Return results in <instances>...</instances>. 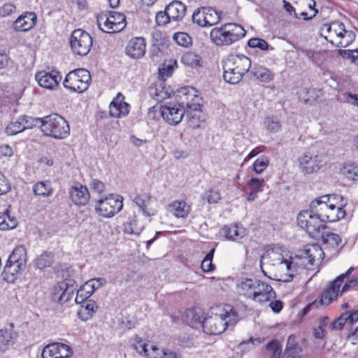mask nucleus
Masks as SVG:
<instances>
[{
  "label": "nucleus",
  "instance_id": "nucleus-16",
  "mask_svg": "<svg viewBox=\"0 0 358 358\" xmlns=\"http://www.w3.org/2000/svg\"><path fill=\"white\" fill-rule=\"evenodd\" d=\"M325 163L323 156L306 152L299 159V169L302 173L310 174L317 172Z\"/></svg>",
  "mask_w": 358,
  "mask_h": 358
},
{
  "label": "nucleus",
  "instance_id": "nucleus-36",
  "mask_svg": "<svg viewBox=\"0 0 358 358\" xmlns=\"http://www.w3.org/2000/svg\"><path fill=\"white\" fill-rule=\"evenodd\" d=\"M145 226L139 217L134 215L129 217L124 224V232L129 234L139 235L143 230Z\"/></svg>",
  "mask_w": 358,
  "mask_h": 358
},
{
  "label": "nucleus",
  "instance_id": "nucleus-55",
  "mask_svg": "<svg viewBox=\"0 0 358 358\" xmlns=\"http://www.w3.org/2000/svg\"><path fill=\"white\" fill-rule=\"evenodd\" d=\"M173 39L178 45L184 47H187L191 44L192 42L191 38L184 32L175 34L173 36Z\"/></svg>",
  "mask_w": 358,
  "mask_h": 358
},
{
  "label": "nucleus",
  "instance_id": "nucleus-46",
  "mask_svg": "<svg viewBox=\"0 0 358 358\" xmlns=\"http://www.w3.org/2000/svg\"><path fill=\"white\" fill-rule=\"evenodd\" d=\"M53 262V255L51 253L43 252L35 260V265L39 269L49 267Z\"/></svg>",
  "mask_w": 358,
  "mask_h": 358
},
{
  "label": "nucleus",
  "instance_id": "nucleus-25",
  "mask_svg": "<svg viewBox=\"0 0 358 358\" xmlns=\"http://www.w3.org/2000/svg\"><path fill=\"white\" fill-rule=\"evenodd\" d=\"M13 324L10 323L9 327L0 329V351L2 352L15 343L17 334L13 330Z\"/></svg>",
  "mask_w": 358,
  "mask_h": 358
},
{
  "label": "nucleus",
  "instance_id": "nucleus-7",
  "mask_svg": "<svg viewBox=\"0 0 358 358\" xmlns=\"http://www.w3.org/2000/svg\"><path fill=\"white\" fill-rule=\"evenodd\" d=\"M99 28L106 33H116L126 27V17L115 11L102 13L96 17Z\"/></svg>",
  "mask_w": 358,
  "mask_h": 358
},
{
  "label": "nucleus",
  "instance_id": "nucleus-56",
  "mask_svg": "<svg viewBox=\"0 0 358 358\" xmlns=\"http://www.w3.org/2000/svg\"><path fill=\"white\" fill-rule=\"evenodd\" d=\"M154 92H151L155 99L158 102H161L170 96V93L168 91L164 90V88L162 86V84L156 87Z\"/></svg>",
  "mask_w": 358,
  "mask_h": 358
},
{
  "label": "nucleus",
  "instance_id": "nucleus-42",
  "mask_svg": "<svg viewBox=\"0 0 358 358\" xmlns=\"http://www.w3.org/2000/svg\"><path fill=\"white\" fill-rule=\"evenodd\" d=\"M224 27H227V31L229 32L234 43L239 41L245 36L246 31L243 27L236 24H225Z\"/></svg>",
  "mask_w": 358,
  "mask_h": 358
},
{
  "label": "nucleus",
  "instance_id": "nucleus-29",
  "mask_svg": "<svg viewBox=\"0 0 358 358\" xmlns=\"http://www.w3.org/2000/svg\"><path fill=\"white\" fill-rule=\"evenodd\" d=\"M167 13L169 17H171L173 21L181 20L186 13L187 7L180 1H173L167 6Z\"/></svg>",
  "mask_w": 358,
  "mask_h": 358
},
{
  "label": "nucleus",
  "instance_id": "nucleus-26",
  "mask_svg": "<svg viewBox=\"0 0 358 358\" xmlns=\"http://www.w3.org/2000/svg\"><path fill=\"white\" fill-rule=\"evenodd\" d=\"M254 295L253 301L263 303L271 301L275 297V292L272 287L261 281Z\"/></svg>",
  "mask_w": 358,
  "mask_h": 358
},
{
  "label": "nucleus",
  "instance_id": "nucleus-9",
  "mask_svg": "<svg viewBox=\"0 0 358 358\" xmlns=\"http://www.w3.org/2000/svg\"><path fill=\"white\" fill-rule=\"evenodd\" d=\"M345 202L336 204H325L318 203L317 201H313L310 203V208L319 213L320 216L324 222H334L345 217L346 213L343 209Z\"/></svg>",
  "mask_w": 358,
  "mask_h": 358
},
{
  "label": "nucleus",
  "instance_id": "nucleus-40",
  "mask_svg": "<svg viewBox=\"0 0 358 358\" xmlns=\"http://www.w3.org/2000/svg\"><path fill=\"white\" fill-rule=\"evenodd\" d=\"M151 199V195L150 193L144 192L136 196L134 199V202L140 208L143 213L147 217H150L155 215V213H150L147 210V204Z\"/></svg>",
  "mask_w": 358,
  "mask_h": 358
},
{
  "label": "nucleus",
  "instance_id": "nucleus-51",
  "mask_svg": "<svg viewBox=\"0 0 358 358\" xmlns=\"http://www.w3.org/2000/svg\"><path fill=\"white\" fill-rule=\"evenodd\" d=\"M215 249L213 248L206 254L201 263V268L204 272H209L214 269L215 266L212 263Z\"/></svg>",
  "mask_w": 358,
  "mask_h": 358
},
{
  "label": "nucleus",
  "instance_id": "nucleus-32",
  "mask_svg": "<svg viewBox=\"0 0 358 358\" xmlns=\"http://www.w3.org/2000/svg\"><path fill=\"white\" fill-rule=\"evenodd\" d=\"M169 210L176 217L185 218L191 211V207L185 201H175L169 205Z\"/></svg>",
  "mask_w": 358,
  "mask_h": 358
},
{
  "label": "nucleus",
  "instance_id": "nucleus-11",
  "mask_svg": "<svg viewBox=\"0 0 358 358\" xmlns=\"http://www.w3.org/2000/svg\"><path fill=\"white\" fill-rule=\"evenodd\" d=\"M70 45L75 54L85 56L91 49L92 38L91 36L84 30L76 29L71 34Z\"/></svg>",
  "mask_w": 358,
  "mask_h": 358
},
{
  "label": "nucleus",
  "instance_id": "nucleus-15",
  "mask_svg": "<svg viewBox=\"0 0 358 358\" xmlns=\"http://www.w3.org/2000/svg\"><path fill=\"white\" fill-rule=\"evenodd\" d=\"M352 269V268H349L345 273L340 275L334 280L329 282L322 295L320 299L322 304L326 306L330 304L336 298H337L339 294L343 293L341 292V287L342 286L345 278L351 273Z\"/></svg>",
  "mask_w": 358,
  "mask_h": 358
},
{
  "label": "nucleus",
  "instance_id": "nucleus-1",
  "mask_svg": "<svg viewBox=\"0 0 358 358\" xmlns=\"http://www.w3.org/2000/svg\"><path fill=\"white\" fill-rule=\"evenodd\" d=\"M238 320V313L230 305L217 306L209 310L207 317L203 319V331L209 335H218L228 326H234Z\"/></svg>",
  "mask_w": 358,
  "mask_h": 358
},
{
  "label": "nucleus",
  "instance_id": "nucleus-22",
  "mask_svg": "<svg viewBox=\"0 0 358 358\" xmlns=\"http://www.w3.org/2000/svg\"><path fill=\"white\" fill-rule=\"evenodd\" d=\"M36 19V15L34 12L24 13L16 19L13 27L17 31H27L34 27Z\"/></svg>",
  "mask_w": 358,
  "mask_h": 358
},
{
  "label": "nucleus",
  "instance_id": "nucleus-54",
  "mask_svg": "<svg viewBox=\"0 0 358 358\" xmlns=\"http://www.w3.org/2000/svg\"><path fill=\"white\" fill-rule=\"evenodd\" d=\"M264 124L266 129L272 133L278 132L281 129L280 122L271 117H268L265 119Z\"/></svg>",
  "mask_w": 358,
  "mask_h": 358
},
{
  "label": "nucleus",
  "instance_id": "nucleus-20",
  "mask_svg": "<svg viewBox=\"0 0 358 358\" xmlns=\"http://www.w3.org/2000/svg\"><path fill=\"white\" fill-rule=\"evenodd\" d=\"M69 194L71 201L78 206L86 205L90 198L87 187L79 182L70 187Z\"/></svg>",
  "mask_w": 358,
  "mask_h": 358
},
{
  "label": "nucleus",
  "instance_id": "nucleus-41",
  "mask_svg": "<svg viewBox=\"0 0 358 358\" xmlns=\"http://www.w3.org/2000/svg\"><path fill=\"white\" fill-rule=\"evenodd\" d=\"M182 63L190 68H196L201 66V57L193 52H187L181 57Z\"/></svg>",
  "mask_w": 358,
  "mask_h": 358
},
{
  "label": "nucleus",
  "instance_id": "nucleus-4",
  "mask_svg": "<svg viewBox=\"0 0 358 358\" xmlns=\"http://www.w3.org/2000/svg\"><path fill=\"white\" fill-rule=\"evenodd\" d=\"M76 292L75 302L76 303L81 304L89 300V296H85L83 290L80 289L76 290L73 285V281L70 279L61 281L53 287L51 293L52 300L60 304H64L72 299Z\"/></svg>",
  "mask_w": 358,
  "mask_h": 358
},
{
  "label": "nucleus",
  "instance_id": "nucleus-50",
  "mask_svg": "<svg viewBox=\"0 0 358 358\" xmlns=\"http://www.w3.org/2000/svg\"><path fill=\"white\" fill-rule=\"evenodd\" d=\"M192 21L199 26L207 27L204 7L200 8L194 12L192 15Z\"/></svg>",
  "mask_w": 358,
  "mask_h": 358
},
{
  "label": "nucleus",
  "instance_id": "nucleus-45",
  "mask_svg": "<svg viewBox=\"0 0 358 358\" xmlns=\"http://www.w3.org/2000/svg\"><path fill=\"white\" fill-rule=\"evenodd\" d=\"M341 173L348 180L358 181V166L355 164H346L341 169Z\"/></svg>",
  "mask_w": 358,
  "mask_h": 358
},
{
  "label": "nucleus",
  "instance_id": "nucleus-3",
  "mask_svg": "<svg viewBox=\"0 0 358 358\" xmlns=\"http://www.w3.org/2000/svg\"><path fill=\"white\" fill-rule=\"evenodd\" d=\"M250 59L244 55H229L222 62L223 78L230 84H237L248 72Z\"/></svg>",
  "mask_w": 358,
  "mask_h": 358
},
{
  "label": "nucleus",
  "instance_id": "nucleus-61",
  "mask_svg": "<svg viewBox=\"0 0 358 358\" xmlns=\"http://www.w3.org/2000/svg\"><path fill=\"white\" fill-rule=\"evenodd\" d=\"M289 350H292L294 355L299 356L301 352L300 348L295 343V336H289L287 339V348L285 352H287Z\"/></svg>",
  "mask_w": 358,
  "mask_h": 358
},
{
  "label": "nucleus",
  "instance_id": "nucleus-19",
  "mask_svg": "<svg viewBox=\"0 0 358 358\" xmlns=\"http://www.w3.org/2000/svg\"><path fill=\"white\" fill-rule=\"evenodd\" d=\"M35 79L41 87L48 90H54L58 87L62 80V76L57 71H52L51 72L43 71L35 75Z\"/></svg>",
  "mask_w": 358,
  "mask_h": 358
},
{
  "label": "nucleus",
  "instance_id": "nucleus-30",
  "mask_svg": "<svg viewBox=\"0 0 358 358\" xmlns=\"http://www.w3.org/2000/svg\"><path fill=\"white\" fill-rule=\"evenodd\" d=\"M24 269L25 268L8 260L2 273L3 278L8 282H13Z\"/></svg>",
  "mask_w": 358,
  "mask_h": 358
},
{
  "label": "nucleus",
  "instance_id": "nucleus-33",
  "mask_svg": "<svg viewBox=\"0 0 358 358\" xmlns=\"http://www.w3.org/2000/svg\"><path fill=\"white\" fill-rule=\"evenodd\" d=\"M97 308L95 301L89 299L81 303V306L78 310V315L83 321H87L93 316Z\"/></svg>",
  "mask_w": 358,
  "mask_h": 358
},
{
  "label": "nucleus",
  "instance_id": "nucleus-34",
  "mask_svg": "<svg viewBox=\"0 0 358 358\" xmlns=\"http://www.w3.org/2000/svg\"><path fill=\"white\" fill-rule=\"evenodd\" d=\"M203 311L199 308H191L186 311V322L193 328L202 327Z\"/></svg>",
  "mask_w": 358,
  "mask_h": 358
},
{
  "label": "nucleus",
  "instance_id": "nucleus-62",
  "mask_svg": "<svg viewBox=\"0 0 358 358\" xmlns=\"http://www.w3.org/2000/svg\"><path fill=\"white\" fill-rule=\"evenodd\" d=\"M347 322H349V320L348 318V313L345 312L331 324V328L332 329H341Z\"/></svg>",
  "mask_w": 358,
  "mask_h": 358
},
{
  "label": "nucleus",
  "instance_id": "nucleus-59",
  "mask_svg": "<svg viewBox=\"0 0 358 358\" xmlns=\"http://www.w3.org/2000/svg\"><path fill=\"white\" fill-rule=\"evenodd\" d=\"M339 100L343 102H347L355 106H358V94H354L350 92H345L339 96Z\"/></svg>",
  "mask_w": 358,
  "mask_h": 358
},
{
  "label": "nucleus",
  "instance_id": "nucleus-35",
  "mask_svg": "<svg viewBox=\"0 0 358 358\" xmlns=\"http://www.w3.org/2000/svg\"><path fill=\"white\" fill-rule=\"evenodd\" d=\"M8 260H9L13 264L26 268L27 257V251L24 247H16L10 255Z\"/></svg>",
  "mask_w": 358,
  "mask_h": 358
},
{
  "label": "nucleus",
  "instance_id": "nucleus-63",
  "mask_svg": "<svg viewBox=\"0 0 358 358\" xmlns=\"http://www.w3.org/2000/svg\"><path fill=\"white\" fill-rule=\"evenodd\" d=\"M321 36L324 38V36H328V38L334 39L335 38V31H333V22L331 23H326L322 26L320 28Z\"/></svg>",
  "mask_w": 358,
  "mask_h": 358
},
{
  "label": "nucleus",
  "instance_id": "nucleus-14",
  "mask_svg": "<svg viewBox=\"0 0 358 358\" xmlns=\"http://www.w3.org/2000/svg\"><path fill=\"white\" fill-rule=\"evenodd\" d=\"M197 93V90L192 87H185L179 91L180 103L186 106L187 114L189 111L197 112L201 109V98Z\"/></svg>",
  "mask_w": 358,
  "mask_h": 358
},
{
  "label": "nucleus",
  "instance_id": "nucleus-2",
  "mask_svg": "<svg viewBox=\"0 0 358 358\" xmlns=\"http://www.w3.org/2000/svg\"><path fill=\"white\" fill-rule=\"evenodd\" d=\"M324 252L318 245H308L301 254L290 259H282L280 262L281 269L286 268L289 273L285 275V278L280 279V281L289 282L294 277L293 271L298 268H306L310 269L312 266L317 265L324 258Z\"/></svg>",
  "mask_w": 358,
  "mask_h": 358
},
{
  "label": "nucleus",
  "instance_id": "nucleus-21",
  "mask_svg": "<svg viewBox=\"0 0 358 358\" xmlns=\"http://www.w3.org/2000/svg\"><path fill=\"white\" fill-rule=\"evenodd\" d=\"M124 96L119 93L110 103L109 113L112 117H125L129 114L130 106L124 101Z\"/></svg>",
  "mask_w": 358,
  "mask_h": 358
},
{
  "label": "nucleus",
  "instance_id": "nucleus-38",
  "mask_svg": "<svg viewBox=\"0 0 358 358\" xmlns=\"http://www.w3.org/2000/svg\"><path fill=\"white\" fill-rule=\"evenodd\" d=\"M222 232L227 239L232 241L238 240L245 236L244 229L237 224L224 226L222 228Z\"/></svg>",
  "mask_w": 358,
  "mask_h": 358
},
{
  "label": "nucleus",
  "instance_id": "nucleus-28",
  "mask_svg": "<svg viewBox=\"0 0 358 358\" xmlns=\"http://www.w3.org/2000/svg\"><path fill=\"white\" fill-rule=\"evenodd\" d=\"M261 280L252 278H245L237 285L240 292L248 299H253L257 287Z\"/></svg>",
  "mask_w": 358,
  "mask_h": 358
},
{
  "label": "nucleus",
  "instance_id": "nucleus-24",
  "mask_svg": "<svg viewBox=\"0 0 358 358\" xmlns=\"http://www.w3.org/2000/svg\"><path fill=\"white\" fill-rule=\"evenodd\" d=\"M145 52V42L143 38L136 37L129 41L126 48L127 55L132 59L142 57Z\"/></svg>",
  "mask_w": 358,
  "mask_h": 358
},
{
  "label": "nucleus",
  "instance_id": "nucleus-44",
  "mask_svg": "<svg viewBox=\"0 0 358 358\" xmlns=\"http://www.w3.org/2000/svg\"><path fill=\"white\" fill-rule=\"evenodd\" d=\"M314 201H317L318 203L325 204H336L339 205L342 202H345V206L347 205L348 201L340 194H327L323 195L320 197L315 199Z\"/></svg>",
  "mask_w": 358,
  "mask_h": 358
},
{
  "label": "nucleus",
  "instance_id": "nucleus-58",
  "mask_svg": "<svg viewBox=\"0 0 358 358\" xmlns=\"http://www.w3.org/2000/svg\"><path fill=\"white\" fill-rule=\"evenodd\" d=\"M169 13H167V8H165L164 11H159L156 14V22L159 26H164L166 24L169 22L171 21L172 19L171 17H169Z\"/></svg>",
  "mask_w": 358,
  "mask_h": 358
},
{
  "label": "nucleus",
  "instance_id": "nucleus-47",
  "mask_svg": "<svg viewBox=\"0 0 358 358\" xmlns=\"http://www.w3.org/2000/svg\"><path fill=\"white\" fill-rule=\"evenodd\" d=\"M20 120L22 122L24 130L32 129L33 127L40 126L42 129V123L43 122V117H32L27 115L20 116Z\"/></svg>",
  "mask_w": 358,
  "mask_h": 358
},
{
  "label": "nucleus",
  "instance_id": "nucleus-43",
  "mask_svg": "<svg viewBox=\"0 0 358 358\" xmlns=\"http://www.w3.org/2000/svg\"><path fill=\"white\" fill-rule=\"evenodd\" d=\"M252 73L257 79L264 83H269L274 78V74L269 69L263 66L255 67Z\"/></svg>",
  "mask_w": 358,
  "mask_h": 358
},
{
  "label": "nucleus",
  "instance_id": "nucleus-13",
  "mask_svg": "<svg viewBox=\"0 0 358 358\" xmlns=\"http://www.w3.org/2000/svg\"><path fill=\"white\" fill-rule=\"evenodd\" d=\"M160 110L163 119L171 125L178 124L185 113L184 106L180 103H165L160 106Z\"/></svg>",
  "mask_w": 358,
  "mask_h": 358
},
{
  "label": "nucleus",
  "instance_id": "nucleus-18",
  "mask_svg": "<svg viewBox=\"0 0 358 358\" xmlns=\"http://www.w3.org/2000/svg\"><path fill=\"white\" fill-rule=\"evenodd\" d=\"M73 354L70 346L62 343H54L46 345L42 352L43 358H68Z\"/></svg>",
  "mask_w": 358,
  "mask_h": 358
},
{
  "label": "nucleus",
  "instance_id": "nucleus-57",
  "mask_svg": "<svg viewBox=\"0 0 358 358\" xmlns=\"http://www.w3.org/2000/svg\"><path fill=\"white\" fill-rule=\"evenodd\" d=\"M264 179H259L256 178H252L248 182V185L250 189V191L255 192H259L262 191V186L264 183Z\"/></svg>",
  "mask_w": 358,
  "mask_h": 358
},
{
  "label": "nucleus",
  "instance_id": "nucleus-48",
  "mask_svg": "<svg viewBox=\"0 0 358 358\" xmlns=\"http://www.w3.org/2000/svg\"><path fill=\"white\" fill-rule=\"evenodd\" d=\"M206 22L207 27L217 24L220 20V13L212 8H205Z\"/></svg>",
  "mask_w": 358,
  "mask_h": 358
},
{
  "label": "nucleus",
  "instance_id": "nucleus-31",
  "mask_svg": "<svg viewBox=\"0 0 358 358\" xmlns=\"http://www.w3.org/2000/svg\"><path fill=\"white\" fill-rule=\"evenodd\" d=\"M266 350L271 353L270 358H300V356H296L289 350L282 355V346L278 341H273L266 345Z\"/></svg>",
  "mask_w": 358,
  "mask_h": 358
},
{
  "label": "nucleus",
  "instance_id": "nucleus-39",
  "mask_svg": "<svg viewBox=\"0 0 358 358\" xmlns=\"http://www.w3.org/2000/svg\"><path fill=\"white\" fill-rule=\"evenodd\" d=\"M33 193L36 196L48 197L53 193V189L48 181H40L35 183L32 188Z\"/></svg>",
  "mask_w": 358,
  "mask_h": 358
},
{
  "label": "nucleus",
  "instance_id": "nucleus-49",
  "mask_svg": "<svg viewBox=\"0 0 358 358\" xmlns=\"http://www.w3.org/2000/svg\"><path fill=\"white\" fill-rule=\"evenodd\" d=\"M24 131L22 122L19 117L15 121L10 122L5 129L7 135L13 136Z\"/></svg>",
  "mask_w": 358,
  "mask_h": 358
},
{
  "label": "nucleus",
  "instance_id": "nucleus-8",
  "mask_svg": "<svg viewBox=\"0 0 358 358\" xmlns=\"http://www.w3.org/2000/svg\"><path fill=\"white\" fill-rule=\"evenodd\" d=\"M91 81L90 72L85 69L70 71L66 76L63 85L72 92H83L87 90Z\"/></svg>",
  "mask_w": 358,
  "mask_h": 358
},
{
  "label": "nucleus",
  "instance_id": "nucleus-53",
  "mask_svg": "<svg viewBox=\"0 0 358 358\" xmlns=\"http://www.w3.org/2000/svg\"><path fill=\"white\" fill-rule=\"evenodd\" d=\"M248 45L252 48H259L264 51L268 50L269 48L267 42L259 38H252L250 39L248 42Z\"/></svg>",
  "mask_w": 358,
  "mask_h": 358
},
{
  "label": "nucleus",
  "instance_id": "nucleus-12",
  "mask_svg": "<svg viewBox=\"0 0 358 358\" xmlns=\"http://www.w3.org/2000/svg\"><path fill=\"white\" fill-rule=\"evenodd\" d=\"M333 31H335L334 39H329L328 36H324V38L338 48H346L355 39V33L352 30H347L342 22H333Z\"/></svg>",
  "mask_w": 358,
  "mask_h": 358
},
{
  "label": "nucleus",
  "instance_id": "nucleus-17",
  "mask_svg": "<svg viewBox=\"0 0 358 358\" xmlns=\"http://www.w3.org/2000/svg\"><path fill=\"white\" fill-rule=\"evenodd\" d=\"M323 252L327 253L331 257L338 253L340 250V244L341 243V236L333 232L325 231L321 236Z\"/></svg>",
  "mask_w": 358,
  "mask_h": 358
},
{
  "label": "nucleus",
  "instance_id": "nucleus-37",
  "mask_svg": "<svg viewBox=\"0 0 358 358\" xmlns=\"http://www.w3.org/2000/svg\"><path fill=\"white\" fill-rule=\"evenodd\" d=\"M10 206L4 212H0V230L14 229L17 225V220L15 217L10 216Z\"/></svg>",
  "mask_w": 358,
  "mask_h": 358
},
{
  "label": "nucleus",
  "instance_id": "nucleus-27",
  "mask_svg": "<svg viewBox=\"0 0 358 358\" xmlns=\"http://www.w3.org/2000/svg\"><path fill=\"white\" fill-rule=\"evenodd\" d=\"M136 350L148 358H163L166 349L159 348L155 345L148 343H142L139 342L136 345Z\"/></svg>",
  "mask_w": 358,
  "mask_h": 358
},
{
  "label": "nucleus",
  "instance_id": "nucleus-52",
  "mask_svg": "<svg viewBox=\"0 0 358 358\" xmlns=\"http://www.w3.org/2000/svg\"><path fill=\"white\" fill-rule=\"evenodd\" d=\"M268 166V159L265 156H262L256 159L253 164V169L256 173H262Z\"/></svg>",
  "mask_w": 358,
  "mask_h": 358
},
{
  "label": "nucleus",
  "instance_id": "nucleus-60",
  "mask_svg": "<svg viewBox=\"0 0 358 358\" xmlns=\"http://www.w3.org/2000/svg\"><path fill=\"white\" fill-rule=\"evenodd\" d=\"M313 93H315L314 89L303 88L299 93V97L304 103H312L315 101V98L309 94Z\"/></svg>",
  "mask_w": 358,
  "mask_h": 358
},
{
  "label": "nucleus",
  "instance_id": "nucleus-64",
  "mask_svg": "<svg viewBox=\"0 0 358 358\" xmlns=\"http://www.w3.org/2000/svg\"><path fill=\"white\" fill-rule=\"evenodd\" d=\"M16 7L13 3H6L0 7V15L1 17L8 16L15 12Z\"/></svg>",
  "mask_w": 358,
  "mask_h": 358
},
{
  "label": "nucleus",
  "instance_id": "nucleus-5",
  "mask_svg": "<svg viewBox=\"0 0 358 358\" xmlns=\"http://www.w3.org/2000/svg\"><path fill=\"white\" fill-rule=\"evenodd\" d=\"M42 131L47 136L64 139L69 135L70 127L61 115L51 114L43 117Z\"/></svg>",
  "mask_w": 358,
  "mask_h": 358
},
{
  "label": "nucleus",
  "instance_id": "nucleus-6",
  "mask_svg": "<svg viewBox=\"0 0 358 358\" xmlns=\"http://www.w3.org/2000/svg\"><path fill=\"white\" fill-rule=\"evenodd\" d=\"M297 222L298 224L306 229L310 236L315 238L320 235V230L325 227L324 221L320 216L319 213L315 212L313 208L301 211L297 216Z\"/></svg>",
  "mask_w": 358,
  "mask_h": 358
},
{
  "label": "nucleus",
  "instance_id": "nucleus-10",
  "mask_svg": "<svg viewBox=\"0 0 358 358\" xmlns=\"http://www.w3.org/2000/svg\"><path fill=\"white\" fill-rule=\"evenodd\" d=\"M123 207V197L110 194L99 199L94 206L96 213L103 217H111L119 213Z\"/></svg>",
  "mask_w": 358,
  "mask_h": 358
},
{
  "label": "nucleus",
  "instance_id": "nucleus-23",
  "mask_svg": "<svg viewBox=\"0 0 358 358\" xmlns=\"http://www.w3.org/2000/svg\"><path fill=\"white\" fill-rule=\"evenodd\" d=\"M227 27L213 28L210 33L211 41L217 46H228L234 43L229 32L227 31Z\"/></svg>",
  "mask_w": 358,
  "mask_h": 358
}]
</instances>
